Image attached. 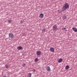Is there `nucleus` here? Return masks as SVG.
Returning <instances> with one entry per match:
<instances>
[{"label": "nucleus", "mask_w": 77, "mask_h": 77, "mask_svg": "<svg viewBox=\"0 0 77 77\" xmlns=\"http://www.w3.org/2000/svg\"><path fill=\"white\" fill-rule=\"evenodd\" d=\"M63 20H65L66 19V16H63Z\"/></svg>", "instance_id": "nucleus-10"}, {"label": "nucleus", "mask_w": 77, "mask_h": 77, "mask_svg": "<svg viewBox=\"0 0 77 77\" xmlns=\"http://www.w3.org/2000/svg\"><path fill=\"white\" fill-rule=\"evenodd\" d=\"M68 8H69V5L67 3L65 4L64 6H63V9L62 11L63 12H64L65 11H66Z\"/></svg>", "instance_id": "nucleus-1"}, {"label": "nucleus", "mask_w": 77, "mask_h": 77, "mask_svg": "<svg viewBox=\"0 0 77 77\" xmlns=\"http://www.w3.org/2000/svg\"><path fill=\"white\" fill-rule=\"evenodd\" d=\"M45 28H44L42 30V32H45Z\"/></svg>", "instance_id": "nucleus-17"}, {"label": "nucleus", "mask_w": 77, "mask_h": 77, "mask_svg": "<svg viewBox=\"0 0 77 77\" xmlns=\"http://www.w3.org/2000/svg\"><path fill=\"white\" fill-rule=\"evenodd\" d=\"M63 61V59L62 58H60L58 61V62L59 63H60V62H62Z\"/></svg>", "instance_id": "nucleus-11"}, {"label": "nucleus", "mask_w": 77, "mask_h": 77, "mask_svg": "<svg viewBox=\"0 0 77 77\" xmlns=\"http://www.w3.org/2000/svg\"><path fill=\"white\" fill-rule=\"evenodd\" d=\"M39 17L40 18H42V17H44V14H40L39 15Z\"/></svg>", "instance_id": "nucleus-5"}, {"label": "nucleus", "mask_w": 77, "mask_h": 77, "mask_svg": "<svg viewBox=\"0 0 77 77\" xmlns=\"http://www.w3.org/2000/svg\"><path fill=\"white\" fill-rule=\"evenodd\" d=\"M57 26H56V25H55L53 27V30H57Z\"/></svg>", "instance_id": "nucleus-6"}, {"label": "nucleus", "mask_w": 77, "mask_h": 77, "mask_svg": "<svg viewBox=\"0 0 77 77\" xmlns=\"http://www.w3.org/2000/svg\"><path fill=\"white\" fill-rule=\"evenodd\" d=\"M69 66L68 65L66 66L65 67V69H69Z\"/></svg>", "instance_id": "nucleus-12"}, {"label": "nucleus", "mask_w": 77, "mask_h": 77, "mask_svg": "<svg viewBox=\"0 0 77 77\" xmlns=\"http://www.w3.org/2000/svg\"><path fill=\"white\" fill-rule=\"evenodd\" d=\"M32 76V74L30 73H29V75H28V77H30Z\"/></svg>", "instance_id": "nucleus-13"}, {"label": "nucleus", "mask_w": 77, "mask_h": 77, "mask_svg": "<svg viewBox=\"0 0 77 77\" xmlns=\"http://www.w3.org/2000/svg\"><path fill=\"white\" fill-rule=\"evenodd\" d=\"M9 37L11 38H14V34L12 33H10L9 34Z\"/></svg>", "instance_id": "nucleus-2"}, {"label": "nucleus", "mask_w": 77, "mask_h": 77, "mask_svg": "<svg viewBox=\"0 0 77 77\" xmlns=\"http://www.w3.org/2000/svg\"><path fill=\"white\" fill-rule=\"evenodd\" d=\"M46 70L48 71H50L51 70V69L50 68V66H48L46 67Z\"/></svg>", "instance_id": "nucleus-4"}, {"label": "nucleus", "mask_w": 77, "mask_h": 77, "mask_svg": "<svg viewBox=\"0 0 77 77\" xmlns=\"http://www.w3.org/2000/svg\"><path fill=\"white\" fill-rule=\"evenodd\" d=\"M36 54L37 56H39V55L41 54V51H38L37 52Z\"/></svg>", "instance_id": "nucleus-7"}, {"label": "nucleus", "mask_w": 77, "mask_h": 77, "mask_svg": "<svg viewBox=\"0 0 77 77\" xmlns=\"http://www.w3.org/2000/svg\"><path fill=\"white\" fill-rule=\"evenodd\" d=\"M25 65V64H23V66H24Z\"/></svg>", "instance_id": "nucleus-21"}, {"label": "nucleus", "mask_w": 77, "mask_h": 77, "mask_svg": "<svg viewBox=\"0 0 77 77\" xmlns=\"http://www.w3.org/2000/svg\"><path fill=\"white\" fill-rule=\"evenodd\" d=\"M34 61H35V62H37V61H38V59L37 58H35L34 60Z\"/></svg>", "instance_id": "nucleus-14"}, {"label": "nucleus", "mask_w": 77, "mask_h": 77, "mask_svg": "<svg viewBox=\"0 0 77 77\" xmlns=\"http://www.w3.org/2000/svg\"><path fill=\"white\" fill-rule=\"evenodd\" d=\"M22 48H23V47H22L21 46H20L17 47V49H18V50H21V49Z\"/></svg>", "instance_id": "nucleus-9"}, {"label": "nucleus", "mask_w": 77, "mask_h": 77, "mask_svg": "<svg viewBox=\"0 0 77 77\" xmlns=\"http://www.w3.org/2000/svg\"><path fill=\"white\" fill-rule=\"evenodd\" d=\"M50 50L52 51V52H54V48L53 47H51L50 48Z\"/></svg>", "instance_id": "nucleus-3"}, {"label": "nucleus", "mask_w": 77, "mask_h": 77, "mask_svg": "<svg viewBox=\"0 0 77 77\" xmlns=\"http://www.w3.org/2000/svg\"><path fill=\"white\" fill-rule=\"evenodd\" d=\"M63 29H64V30H65V29H66V28L64 27V28H63Z\"/></svg>", "instance_id": "nucleus-20"}, {"label": "nucleus", "mask_w": 77, "mask_h": 77, "mask_svg": "<svg viewBox=\"0 0 77 77\" xmlns=\"http://www.w3.org/2000/svg\"><path fill=\"white\" fill-rule=\"evenodd\" d=\"M72 30H73V31L74 32H77V29L75 28H72Z\"/></svg>", "instance_id": "nucleus-8"}, {"label": "nucleus", "mask_w": 77, "mask_h": 77, "mask_svg": "<svg viewBox=\"0 0 77 77\" xmlns=\"http://www.w3.org/2000/svg\"><path fill=\"white\" fill-rule=\"evenodd\" d=\"M35 71H36V70H35V69H33V72H35Z\"/></svg>", "instance_id": "nucleus-19"}, {"label": "nucleus", "mask_w": 77, "mask_h": 77, "mask_svg": "<svg viewBox=\"0 0 77 77\" xmlns=\"http://www.w3.org/2000/svg\"><path fill=\"white\" fill-rule=\"evenodd\" d=\"M23 22H24V21L23 20H22L20 21V23L21 24H23Z\"/></svg>", "instance_id": "nucleus-16"}, {"label": "nucleus", "mask_w": 77, "mask_h": 77, "mask_svg": "<svg viewBox=\"0 0 77 77\" xmlns=\"http://www.w3.org/2000/svg\"><path fill=\"white\" fill-rule=\"evenodd\" d=\"M12 20H8V22L9 23H11V22Z\"/></svg>", "instance_id": "nucleus-18"}, {"label": "nucleus", "mask_w": 77, "mask_h": 77, "mask_svg": "<svg viewBox=\"0 0 77 77\" xmlns=\"http://www.w3.org/2000/svg\"><path fill=\"white\" fill-rule=\"evenodd\" d=\"M5 67L6 68H7V69L8 68H9V66H8V65H5Z\"/></svg>", "instance_id": "nucleus-15"}]
</instances>
